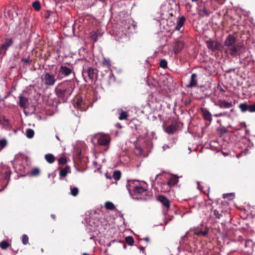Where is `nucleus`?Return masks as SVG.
Returning <instances> with one entry per match:
<instances>
[{
    "label": "nucleus",
    "mask_w": 255,
    "mask_h": 255,
    "mask_svg": "<svg viewBox=\"0 0 255 255\" xmlns=\"http://www.w3.org/2000/svg\"><path fill=\"white\" fill-rule=\"evenodd\" d=\"M18 98H19V103H18L19 106L23 109L27 108L28 107L29 104L28 99L26 97H25L22 95H20L19 96Z\"/></svg>",
    "instance_id": "6e6552de"
},
{
    "label": "nucleus",
    "mask_w": 255,
    "mask_h": 255,
    "mask_svg": "<svg viewBox=\"0 0 255 255\" xmlns=\"http://www.w3.org/2000/svg\"><path fill=\"white\" fill-rule=\"evenodd\" d=\"M79 193V189L77 187L71 188L70 194L73 196H76Z\"/></svg>",
    "instance_id": "2f4dec72"
},
{
    "label": "nucleus",
    "mask_w": 255,
    "mask_h": 255,
    "mask_svg": "<svg viewBox=\"0 0 255 255\" xmlns=\"http://www.w3.org/2000/svg\"><path fill=\"white\" fill-rule=\"evenodd\" d=\"M185 20L186 19L184 16L180 17L177 21V25L175 27V29L179 30L181 27L184 25Z\"/></svg>",
    "instance_id": "f3484780"
},
{
    "label": "nucleus",
    "mask_w": 255,
    "mask_h": 255,
    "mask_svg": "<svg viewBox=\"0 0 255 255\" xmlns=\"http://www.w3.org/2000/svg\"><path fill=\"white\" fill-rule=\"evenodd\" d=\"M225 51L232 56H236L240 51L241 46L237 43L236 38L232 34H229L226 37L224 43Z\"/></svg>",
    "instance_id": "f03ea898"
},
{
    "label": "nucleus",
    "mask_w": 255,
    "mask_h": 255,
    "mask_svg": "<svg viewBox=\"0 0 255 255\" xmlns=\"http://www.w3.org/2000/svg\"><path fill=\"white\" fill-rule=\"evenodd\" d=\"M198 14L202 17L208 16L211 13L206 6H200L198 9Z\"/></svg>",
    "instance_id": "1a4fd4ad"
},
{
    "label": "nucleus",
    "mask_w": 255,
    "mask_h": 255,
    "mask_svg": "<svg viewBox=\"0 0 255 255\" xmlns=\"http://www.w3.org/2000/svg\"><path fill=\"white\" fill-rule=\"evenodd\" d=\"M157 200L162 204L165 208L168 209L170 207L169 201L165 196L160 195L157 197Z\"/></svg>",
    "instance_id": "ddd939ff"
},
{
    "label": "nucleus",
    "mask_w": 255,
    "mask_h": 255,
    "mask_svg": "<svg viewBox=\"0 0 255 255\" xmlns=\"http://www.w3.org/2000/svg\"><path fill=\"white\" fill-rule=\"evenodd\" d=\"M82 255H89L87 253H84Z\"/></svg>",
    "instance_id": "603ef678"
},
{
    "label": "nucleus",
    "mask_w": 255,
    "mask_h": 255,
    "mask_svg": "<svg viewBox=\"0 0 255 255\" xmlns=\"http://www.w3.org/2000/svg\"><path fill=\"white\" fill-rule=\"evenodd\" d=\"M167 223V222H165V224L166 225Z\"/></svg>",
    "instance_id": "4d7b16f0"
},
{
    "label": "nucleus",
    "mask_w": 255,
    "mask_h": 255,
    "mask_svg": "<svg viewBox=\"0 0 255 255\" xmlns=\"http://www.w3.org/2000/svg\"><path fill=\"white\" fill-rule=\"evenodd\" d=\"M97 141L99 145L106 146L109 143L110 138L107 134H100L97 138Z\"/></svg>",
    "instance_id": "423d86ee"
},
{
    "label": "nucleus",
    "mask_w": 255,
    "mask_h": 255,
    "mask_svg": "<svg viewBox=\"0 0 255 255\" xmlns=\"http://www.w3.org/2000/svg\"><path fill=\"white\" fill-rule=\"evenodd\" d=\"M239 108L243 113L248 111V105L246 103H241L239 105Z\"/></svg>",
    "instance_id": "a878e982"
},
{
    "label": "nucleus",
    "mask_w": 255,
    "mask_h": 255,
    "mask_svg": "<svg viewBox=\"0 0 255 255\" xmlns=\"http://www.w3.org/2000/svg\"><path fill=\"white\" fill-rule=\"evenodd\" d=\"M201 110L202 115L204 119L210 122H211L212 121V115L211 114V113L207 109L204 108H201Z\"/></svg>",
    "instance_id": "2eb2a0df"
},
{
    "label": "nucleus",
    "mask_w": 255,
    "mask_h": 255,
    "mask_svg": "<svg viewBox=\"0 0 255 255\" xmlns=\"http://www.w3.org/2000/svg\"><path fill=\"white\" fill-rule=\"evenodd\" d=\"M121 177V173L120 171L117 170L114 172L113 175V178L114 179H115L116 180H118L120 179Z\"/></svg>",
    "instance_id": "cd10ccee"
},
{
    "label": "nucleus",
    "mask_w": 255,
    "mask_h": 255,
    "mask_svg": "<svg viewBox=\"0 0 255 255\" xmlns=\"http://www.w3.org/2000/svg\"><path fill=\"white\" fill-rule=\"evenodd\" d=\"M22 242L24 245H27L28 243V237L26 235H23L22 236Z\"/></svg>",
    "instance_id": "f704fd0d"
},
{
    "label": "nucleus",
    "mask_w": 255,
    "mask_h": 255,
    "mask_svg": "<svg viewBox=\"0 0 255 255\" xmlns=\"http://www.w3.org/2000/svg\"><path fill=\"white\" fill-rule=\"evenodd\" d=\"M33 8L37 11L40 10L41 8L40 2L38 1H35L32 3Z\"/></svg>",
    "instance_id": "7c9ffc66"
},
{
    "label": "nucleus",
    "mask_w": 255,
    "mask_h": 255,
    "mask_svg": "<svg viewBox=\"0 0 255 255\" xmlns=\"http://www.w3.org/2000/svg\"><path fill=\"white\" fill-rule=\"evenodd\" d=\"M102 63L104 66H106L108 68L111 67V63L109 59H107L104 58L103 60Z\"/></svg>",
    "instance_id": "72a5a7b5"
},
{
    "label": "nucleus",
    "mask_w": 255,
    "mask_h": 255,
    "mask_svg": "<svg viewBox=\"0 0 255 255\" xmlns=\"http://www.w3.org/2000/svg\"><path fill=\"white\" fill-rule=\"evenodd\" d=\"M176 130V126L174 124H172L168 126L166 129L165 131L168 134H173Z\"/></svg>",
    "instance_id": "aec40b11"
},
{
    "label": "nucleus",
    "mask_w": 255,
    "mask_h": 255,
    "mask_svg": "<svg viewBox=\"0 0 255 255\" xmlns=\"http://www.w3.org/2000/svg\"><path fill=\"white\" fill-rule=\"evenodd\" d=\"M184 47V43L181 41H176L173 45V50L175 54L179 53Z\"/></svg>",
    "instance_id": "9b49d317"
},
{
    "label": "nucleus",
    "mask_w": 255,
    "mask_h": 255,
    "mask_svg": "<svg viewBox=\"0 0 255 255\" xmlns=\"http://www.w3.org/2000/svg\"><path fill=\"white\" fill-rule=\"evenodd\" d=\"M87 73L89 79L92 80L96 77V73L95 72V70L92 68H88Z\"/></svg>",
    "instance_id": "412c9836"
},
{
    "label": "nucleus",
    "mask_w": 255,
    "mask_h": 255,
    "mask_svg": "<svg viewBox=\"0 0 255 255\" xmlns=\"http://www.w3.org/2000/svg\"><path fill=\"white\" fill-rule=\"evenodd\" d=\"M14 10L13 8L10 7L9 8H8L7 9H5V16L6 17H8L9 19H12L13 17V13H14Z\"/></svg>",
    "instance_id": "a211bd4d"
},
{
    "label": "nucleus",
    "mask_w": 255,
    "mask_h": 255,
    "mask_svg": "<svg viewBox=\"0 0 255 255\" xmlns=\"http://www.w3.org/2000/svg\"><path fill=\"white\" fill-rule=\"evenodd\" d=\"M142 240H144V241H146V242H148L149 240L148 238H145L141 240V241H142Z\"/></svg>",
    "instance_id": "a18cd8bd"
},
{
    "label": "nucleus",
    "mask_w": 255,
    "mask_h": 255,
    "mask_svg": "<svg viewBox=\"0 0 255 255\" xmlns=\"http://www.w3.org/2000/svg\"><path fill=\"white\" fill-rule=\"evenodd\" d=\"M71 172L70 168L69 166H66L64 168L60 169L59 175L61 177H66L68 173Z\"/></svg>",
    "instance_id": "dca6fc26"
},
{
    "label": "nucleus",
    "mask_w": 255,
    "mask_h": 255,
    "mask_svg": "<svg viewBox=\"0 0 255 255\" xmlns=\"http://www.w3.org/2000/svg\"><path fill=\"white\" fill-rule=\"evenodd\" d=\"M34 134V131L32 129L28 128L26 131V136L28 138H30L33 137Z\"/></svg>",
    "instance_id": "c85d7f7f"
},
{
    "label": "nucleus",
    "mask_w": 255,
    "mask_h": 255,
    "mask_svg": "<svg viewBox=\"0 0 255 255\" xmlns=\"http://www.w3.org/2000/svg\"><path fill=\"white\" fill-rule=\"evenodd\" d=\"M13 40L11 38H5L2 41V44L0 45V54L4 55L6 50L13 44Z\"/></svg>",
    "instance_id": "39448f33"
},
{
    "label": "nucleus",
    "mask_w": 255,
    "mask_h": 255,
    "mask_svg": "<svg viewBox=\"0 0 255 255\" xmlns=\"http://www.w3.org/2000/svg\"><path fill=\"white\" fill-rule=\"evenodd\" d=\"M51 12L50 11H47L44 13V17L46 18H48L51 15Z\"/></svg>",
    "instance_id": "a19ab883"
},
{
    "label": "nucleus",
    "mask_w": 255,
    "mask_h": 255,
    "mask_svg": "<svg viewBox=\"0 0 255 255\" xmlns=\"http://www.w3.org/2000/svg\"><path fill=\"white\" fill-rule=\"evenodd\" d=\"M248 111L250 112H255V104L248 105Z\"/></svg>",
    "instance_id": "58836bf2"
},
{
    "label": "nucleus",
    "mask_w": 255,
    "mask_h": 255,
    "mask_svg": "<svg viewBox=\"0 0 255 255\" xmlns=\"http://www.w3.org/2000/svg\"><path fill=\"white\" fill-rule=\"evenodd\" d=\"M10 246V244L5 241H2L0 243V248L2 250H6L7 249L9 246Z\"/></svg>",
    "instance_id": "393cba45"
},
{
    "label": "nucleus",
    "mask_w": 255,
    "mask_h": 255,
    "mask_svg": "<svg viewBox=\"0 0 255 255\" xmlns=\"http://www.w3.org/2000/svg\"><path fill=\"white\" fill-rule=\"evenodd\" d=\"M51 217L54 220L56 218V216L54 214H51Z\"/></svg>",
    "instance_id": "49530a36"
},
{
    "label": "nucleus",
    "mask_w": 255,
    "mask_h": 255,
    "mask_svg": "<svg viewBox=\"0 0 255 255\" xmlns=\"http://www.w3.org/2000/svg\"><path fill=\"white\" fill-rule=\"evenodd\" d=\"M42 82L44 85L51 86L55 84L56 79L55 76L48 72H45L41 77Z\"/></svg>",
    "instance_id": "7ed1b4c3"
},
{
    "label": "nucleus",
    "mask_w": 255,
    "mask_h": 255,
    "mask_svg": "<svg viewBox=\"0 0 255 255\" xmlns=\"http://www.w3.org/2000/svg\"><path fill=\"white\" fill-rule=\"evenodd\" d=\"M208 48L213 51L218 50L221 46V43L217 41L208 40L206 42Z\"/></svg>",
    "instance_id": "0eeeda50"
},
{
    "label": "nucleus",
    "mask_w": 255,
    "mask_h": 255,
    "mask_svg": "<svg viewBox=\"0 0 255 255\" xmlns=\"http://www.w3.org/2000/svg\"><path fill=\"white\" fill-rule=\"evenodd\" d=\"M165 148H167V147H168V146L167 145H164L163 146V148H165Z\"/></svg>",
    "instance_id": "3c124183"
},
{
    "label": "nucleus",
    "mask_w": 255,
    "mask_h": 255,
    "mask_svg": "<svg viewBox=\"0 0 255 255\" xmlns=\"http://www.w3.org/2000/svg\"><path fill=\"white\" fill-rule=\"evenodd\" d=\"M165 148H167V147H168V146L167 145H164L163 146V148H165Z\"/></svg>",
    "instance_id": "8fccbe9b"
},
{
    "label": "nucleus",
    "mask_w": 255,
    "mask_h": 255,
    "mask_svg": "<svg viewBox=\"0 0 255 255\" xmlns=\"http://www.w3.org/2000/svg\"><path fill=\"white\" fill-rule=\"evenodd\" d=\"M141 250H142V252L143 253L144 251V247H140V248H139Z\"/></svg>",
    "instance_id": "de8ad7c7"
},
{
    "label": "nucleus",
    "mask_w": 255,
    "mask_h": 255,
    "mask_svg": "<svg viewBox=\"0 0 255 255\" xmlns=\"http://www.w3.org/2000/svg\"><path fill=\"white\" fill-rule=\"evenodd\" d=\"M58 161L59 164L64 165L66 163L67 159L65 157H62L58 159Z\"/></svg>",
    "instance_id": "e433bc0d"
},
{
    "label": "nucleus",
    "mask_w": 255,
    "mask_h": 255,
    "mask_svg": "<svg viewBox=\"0 0 255 255\" xmlns=\"http://www.w3.org/2000/svg\"><path fill=\"white\" fill-rule=\"evenodd\" d=\"M21 60L23 61L25 63L27 64L30 63V60L29 59V58H22Z\"/></svg>",
    "instance_id": "37998d69"
},
{
    "label": "nucleus",
    "mask_w": 255,
    "mask_h": 255,
    "mask_svg": "<svg viewBox=\"0 0 255 255\" xmlns=\"http://www.w3.org/2000/svg\"><path fill=\"white\" fill-rule=\"evenodd\" d=\"M197 85V74L193 73L192 74L190 83L188 85L187 87L192 88L196 86Z\"/></svg>",
    "instance_id": "4468645a"
},
{
    "label": "nucleus",
    "mask_w": 255,
    "mask_h": 255,
    "mask_svg": "<svg viewBox=\"0 0 255 255\" xmlns=\"http://www.w3.org/2000/svg\"><path fill=\"white\" fill-rule=\"evenodd\" d=\"M40 173V170L38 168H33L30 172V175L33 176H36L38 175Z\"/></svg>",
    "instance_id": "bb28decb"
},
{
    "label": "nucleus",
    "mask_w": 255,
    "mask_h": 255,
    "mask_svg": "<svg viewBox=\"0 0 255 255\" xmlns=\"http://www.w3.org/2000/svg\"><path fill=\"white\" fill-rule=\"evenodd\" d=\"M160 66L162 68H165L167 66V62L166 60L162 59L160 62Z\"/></svg>",
    "instance_id": "c9c22d12"
},
{
    "label": "nucleus",
    "mask_w": 255,
    "mask_h": 255,
    "mask_svg": "<svg viewBox=\"0 0 255 255\" xmlns=\"http://www.w3.org/2000/svg\"><path fill=\"white\" fill-rule=\"evenodd\" d=\"M214 116L215 117H226L229 116V115L227 112H223V113H220L219 114H216L214 115Z\"/></svg>",
    "instance_id": "4c0bfd02"
},
{
    "label": "nucleus",
    "mask_w": 255,
    "mask_h": 255,
    "mask_svg": "<svg viewBox=\"0 0 255 255\" xmlns=\"http://www.w3.org/2000/svg\"><path fill=\"white\" fill-rule=\"evenodd\" d=\"M7 145V141L5 139L0 140V151Z\"/></svg>",
    "instance_id": "473e14b6"
},
{
    "label": "nucleus",
    "mask_w": 255,
    "mask_h": 255,
    "mask_svg": "<svg viewBox=\"0 0 255 255\" xmlns=\"http://www.w3.org/2000/svg\"><path fill=\"white\" fill-rule=\"evenodd\" d=\"M56 138H57L58 140H59V137H58L57 135H56Z\"/></svg>",
    "instance_id": "864d4df0"
},
{
    "label": "nucleus",
    "mask_w": 255,
    "mask_h": 255,
    "mask_svg": "<svg viewBox=\"0 0 255 255\" xmlns=\"http://www.w3.org/2000/svg\"><path fill=\"white\" fill-rule=\"evenodd\" d=\"M178 182V179L175 175L172 176L167 182V184L170 186H173L176 184Z\"/></svg>",
    "instance_id": "6ab92c4d"
},
{
    "label": "nucleus",
    "mask_w": 255,
    "mask_h": 255,
    "mask_svg": "<svg viewBox=\"0 0 255 255\" xmlns=\"http://www.w3.org/2000/svg\"><path fill=\"white\" fill-rule=\"evenodd\" d=\"M75 88V84L71 81H66L59 84L55 89L56 95L63 100L70 97Z\"/></svg>",
    "instance_id": "f257e3e1"
},
{
    "label": "nucleus",
    "mask_w": 255,
    "mask_h": 255,
    "mask_svg": "<svg viewBox=\"0 0 255 255\" xmlns=\"http://www.w3.org/2000/svg\"><path fill=\"white\" fill-rule=\"evenodd\" d=\"M126 242L128 245H132L134 243V240L132 237L128 236L125 239Z\"/></svg>",
    "instance_id": "c756f323"
},
{
    "label": "nucleus",
    "mask_w": 255,
    "mask_h": 255,
    "mask_svg": "<svg viewBox=\"0 0 255 255\" xmlns=\"http://www.w3.org/2000/svg\"><path fill=\"white\" fill-rule=\"evenodd\" d=\"M128 116V114L127 112L121 110V112L120 114V116L119 117V119L120 120H127V118Z\"/></svg>",
    "instance_id": "b1692460"
},
{
    "label": "nucleus",
    "mask_w": 255,
    "mask_h": 255,
    "mask_svg": "<svg viewBox=\"0 0 255 255\" xmlns=\"http://www.w3.org/2000/svg\"><path fill=\"white\" fill-rule=\"evenodd\" d=\"M208 233H209V230L208 229L205 230L204 231H201V234L202 236H206L208 234Z\"/></svg>",
    "instance_id": "79ce46f5"
},
{
    "label": "nucleus",
    "mask_w": 255,
    "mask_h": 255,
    "mask_svg": "<svg viewBox=\"0 0 255 255\" xmlns=\"http://www.w3.org/2000/svg\"><path fill=\"white\" fill-rule=\"evenodd\" d=\"M45 159L49 163H52L55 160V158L54 156L51 153H48L45 154Z\"/></svg>",
    "instance_id": "4be33fe9"
},
{
    "label": "nucleus",
    "mask_w": 255,
    "mask_h": 255,
    "mask_svg": "<svg viewBox=\"0 0 255 255\" xmlns=\"http://www.w3.org/2000/svg\"><path fill=\"white\" fill-rule=\"evenodd\" d=\"M105 208L110 210H114L116 209V207L114 204L111 202L107 201L105 204Z\"/></svg>",
    "instance_id": "5701e85b"
},
{
    "label": "nucleus",
    "mask_w": 255,
    "mask_h": 255,
    "mask_svg": "<svg viewBox=\"0 0 255 255\" xmlns=\"http://www.w3.org/2000/svg\"><path fill=\"white\" fill-rule=\"evenodd\" d=\"M73 72V69L65 65H61L59 68L57 79L61 80L64 77L69 76Z\"/></svg>",
    "instance_id": "20e7f679"
},
{
    "label": "nucleus",
    "mask_w": 255,
    "mask_h": 255,
    "mask_svg": "<svg viewBox=\"0 0 255 255\" xmlns=\"http://www.w3.org/2000/svg\"><path fill=\"white\" fill-rule=\"evenodd\" d=\"M196 234L197 235H201V231H199V232H197L196 233Z\"/></svg>",
    "instance_id": "09e8293b"
},
{
    "label": "nucleus",
    "mask_w": 255,
    "mask_h": 255,
    "mask_svg": "<svg viewBox=\"0 0 255 255\" xmlns=\"http://www.w3.org/2000/svg\"><path fill=\"white\" fill-rule=\"evenodd\" d=\"M215 105L219 106L221 108L228 109L233 107V105L231 102H227L225 100H219Z\"/></svg>",
    "instance_id": "f8f14e48"
},
{
    "label": "nucleus",
    "mask_w": 255,
    "mask_h": 255,
    "mask_svg": "<svg viewBox=\"0 0 255 255\" xmlns=\"http://www.w3.org/2000/svg\"><path fill=\"white\" fill-rule=\"evenodd\" d=\"M192 1H197L198 0H191Z\"/></svg>",
    "instance_id": "5fc2aeb1"
},
{
    "label": "nucleus",
    "mask_w": 255,
    "mask_h": 255,
    "mask_svg": "<svg viewBox=\"0 0 255 255\" xmlns=\"http://www.w3.org/2000/svg\"><path fill=\"white\" fill-rule=\"evenodd\" d=\"M82 102V100H78V101L76 102V105L77 108H79L80 106H81V104Z\"/></svg>",
    "instance_id": "c03bdc74"
},
{
    "label": "nucleus",
    "mask_w": 255,
    "mask_h": 255,
    "mask_svg": "<svg viewBox=\"0 0 255 255\" xmlns=\"http://www.w3.org/2000/svg\"><path fill=\"white\" fill-rule=\"evenodd\" d=\"M134 193L136 195L144 196L147 194V190L143 187L137 186L134 188Z\"/></svg>",
    "instance_id": "9d476101"
},
{
    "label": "nucleus",
    "mask_w": 255,
    "mask_h": 255,
    "mask_svg": "<svg viewBox=\"0 0 255 255\" xmlns=\"http://www.w3.org/2000/svg\"><path fill=\"white\" fill-rule=\"evenodd\" d=\"M214 215L216 217V218L220 219L221 217V214L219 213L218 211L217 210H215L214 211Z\"/></svg>",
    "instance_id": "ea45409f"
},
{
    "label": "nucleus",
    "mask_w": 255,
    "mask_h": 255,
    "mask_svg": "<svg viewBox=\"0 0 255 255\" xmlns=\"http://www.w3.org/2000/svg\"><path fill=\"white\" fill-rule=\"evenodd\" d=\"M221 91L224 92V90L222 88L221 90Z\"/></svg>",
    "instance_id": "6e6d98bb"
}]
</instances>
